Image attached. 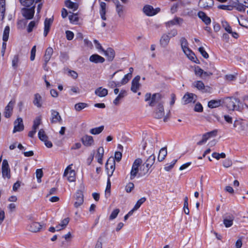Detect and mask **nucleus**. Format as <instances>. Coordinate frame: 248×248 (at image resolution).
<instances>
[{
  "label": "nucleus",
  "instance_id": "1",
  "mask_svg": "<svg viewBox=\"0 0 248 248\" xmlns=\"http://www.w3.org/2000/svg\"><path fill=\"white\" fill-rule=\"evenodd\" d=\"M163 96L159 93H154L152 95L150 93H147L145 95V101L148 102L149 106L153 107L163 104Z\"/></svg>",
  "mask_w": 248,
  "mask_h": 248
},
{
  "label": "nucleus",
  "instance_id": "2",
  "mask_svg": "<svg viewBox=\"0 0 248 248\" xmlns=\"http://www.w3.org/2000/svg\"><path fill=\"white\" fill-rule=\"evenodd\" d=\"M150 156L147 159L144 163L140 166V172L139 173L140 176H142L147 174L150 169L153 165L155 162V156L152 153Z\"/></svg>",
  "mask_w": 248,
  "mask_h": 248
},
{
  "label": "nucleus",
  "instance_id": "3",
  "mask_svg": "<svg viewBox=\"0 0 248 248\" xmlns=\"http://www.w3.org/2000/svg\"><path fill=\"white\" fill-rule=\"evenodd\" d=\"M180 43L182 49H183L184 53L186 55L187 58L193 62L195 61V54L194 53L188 48V42L186 39L184 37H182L180 39Z\"/></svg>",
  "mask_w": 248,
  "mask_h": 248
},
{
  "label": "nucleus",
  "instance_id": "4",
  "mask_svg": "<svg viewBox=\"0 0 248 248\" xmlns=\"http://www.w3.org/2000/svg\"><path fill=\"white\" fill-rule=\"evenodd\" d=\"M142 160L138 158L135 160L132 166V169L130 173V180H133L136 176L140 172V166L142 165Z\"/></svg>",
  "mask_w": 248,
  "mask_h": 248
},
{
  "label": "nucleus",
  "instance_id": "5",
  "mask_svg": "<svg viewBox=\"0 0 248 248\" xmlns=\"http://www.w3.org/2000/svg\"><path fill=\"white\" fill-rule=\"evenodd\" d=\"M227 108L230 110H240L239 104H241L238 99L235 97H228L226 100Z\"/></svg>",
  "mask_w": 248,
  "mask_h": 248
},
{
  "label": "nucleus",
  "instance_id": "6",
  "mask_svg": "<svg viewBox=\"0 0 248 248\" xmlns=\"http://www.w3.org/2000/svg\"><path fill=\"white\" fill-rule=\"evenodd\" d=\"M72 164L69 165L65 170L63 176L66 177L70 182H75L76 180V172L72 169Z\"/></svg>",
  "mask_w": 248,
  "mask_h": 248
},
{
  "label": "nucleus",
  "instance_id": "7",
  "mask_svg": "<svg viewBox=\"0 0 248 248\" xmlns=\"http://www.w3.org/2000/svg\"><path fill=\"white\" fill-rule=\"evenodd\" d=\"M115 160L113 158L110 157L108 160L106 164V170L107 171L108 178L112 175L113 173L115 170Z\"/></svg>",
  "mask_w": 248,
  "mask_h": 248
},
{
  "label": "nucleus",
  "instance_id": "8",
  "mask_svg": "<svg viewBox=\"0 0 248 248\" xmlns=\"http://www.w3.org/2000/svg\"><path fill=\"white\" fill-rule=\"evenodd\" d=\"M192 85L194 87L201 90L203 93H210L212 90L210 87L205 86L203 83L200 80L195 81Z\"/></svg>",
  "mask_w": 248,
  "mask_h": 248
},
{
  "label": "nucleus",
  "instance_id": "9",
  "mask_svg": "<svg viewBox=\"0 0 248 248\" xmlns=\"http://www.w3.org/2000/svg\"><path fill=\"white\" fill-rule=\"evenodd\" d=\"M2 174L4 178L10 179L11 177L10 169L7 160H3L2 163Z\"/></svg>",
  "mask_w": 248,
  "mask_h": 248
},
{
  "label": "nucleus",
  "instance_id": "10",
  "mask_svg": "<svg viewBox=\"0 0 248 248\" xmlns=\"http://www.w3.org/2000/svg\"><path fill=\"white\" fill-rule=\"evenodd\" d=\"M39 139L45 142V145L48 148H51L52 146V143L51 141L47 140L48 137L46 134L45 131L43 129H41L38 132Z\"/></svg>",
  "mask_w": 248,
  "mask_h": 248
},
{
  "label": "nucleus",
  "instance_id": "11",
  "mask_svg": "<svg viewBox=\"0 0 248 248\" xmlns=\"http://www.w3.org/2000/svg\"><path fill=\"white\" fill-rule=\"evenodd\" d=\"M143 11L148 16H153L160 11V8L154 9L153 6L149 5H145L143 8Z\"/></svg>",
  "mask_w": 248,
  "mask_h": 248
},
{
  "label": "nucleus",
  "instance_id": "12",
  "mask_svg": "<svg viewBox=\"0 0 248 248\" xmlns=\"http://www.w3.org/2000/svg\"><path fill=\"white\" fill-rule=\"evenodd\" d=\"M35 6L31 8H23L21 10L22 14L27 19H32L34 14Z\"/></svg>",
  "mask_w": 248,
  "mask_h": 248
},
{
  "label": "nucleus",
  "instance_id": "13",
  "mask_svg": "<svg viewBox=\"0 0 248 248\" xmlns=\"http://www.w3.org/2000/svg\"><path fill=\"white\" fill-rule=\"evenodd\" d=\"M76 201L74 203V206L75 208H77L81 206L84 202L83 195L81 191H78L76 193Z\"/></svg>",
  "mask_w": 248,
  "mask_h": 248
},
{
  "label": "nucleus",
  "instance_id": "14",
  "mask_svg": "<svg viewBox=\"0 0 248 248\" xmlns=\"http://www.w3.org/2000/svg\"><path fill=\"white\" fill-rule=\"evenodd\" d=\"M24 129V125L23 124L22 119L17 118L14 122V128L13 133L21 131Z\"/></svg>",
  "mask_w": 248,
  "mask_h": 248
},
{
  "label": "nucleus",
  "instance_id": "15",
  "mask_svg": "<svg viewBox=\"0 0 248 248\" xmlns=\"http://www.w3.org/2000/svg\"><path fill=\"white\" fill-rule=\"evenodd\" d=\"M140 79V76H137L133 79L131 83L132 85L131 87V90L133 92L136 93L139 89V88L140 87V84L139 82Z\"/></svg>",
  "mask_w": 248,
  "mask_h": 248
},
{
  "label": "nucleus",
  "instance_id": "16",
  "mask_svg": "<svg viewBox=\"0 0 248 248\" xmlns=\"http://www.w3.org/2000/svg\"><path fill=\"white\" fill-rule=\"evenodd\" d=\"M15 104V101L11 100L5 107L4 115L6 118H9L12 114L13 107Z\"/></svg>",
  "mask_w": 248,
  "mask_h": 248
},
{
  "label": "nucleus",
  "instance_id": "17",
  "mask_svg": "<svg viewBox=\"0 0 248 248\" xmlns=\"http://www.w3.org/2000/svg\"><path fill=\"white\" fill-rule=\"evenodd\" d=\"M217 131L214 130L210 132L206 133L202 136V138L201 140L199 141L197 144L199 145H202L205 143L206 141L211 137L215 136L217 135Z\"/></svg>",
  "mask_w": 248,
  "mask_h": 248
},
{
  "label": "nucleus",
  "instance_id": "18",
  "mask_svg": "<svg viewBox=\"0 0 248 248\" xmlns=\"http://www.w3.org/2000/svg\"><path fill=\"white\" fill-rule=\"evenodd\" d=\"M62 119L59 113L54 110H51V123L52 124L55 123H61Z\"/></svg>",
  "mask_w": 248,
  "mask_h": 248
},
{
  "label": "nucleus",
  "instance_id": "19",
  "mask_svg": "<svg viewBox=\"0 0 248 248\" xmlns=\"http://www.w3.org/2000/svg\"><path fill=\"white\" fill-rule=\"evenodd\" d=\"M197 98V96L192 93H186L183 97V100L185 104L194 102Z\"/></svg>",
  "mask_w": 248,
  "mask_h": 248
},
{
  "label": "nucleus",
  "instance_id": "20",
  "mask_svg": "<svg viewBox=\"0 0 248 248\" xmlns=\"http://www.w3.org/2000/svg\"><path fill=\"white\" fill-rule=\"evenodd\" d=\"M164 115L165 112L163 104L158 105L155 112V117L160 119L163 117Z\"/></svg>",
  "mask_w": 248,
  "mask_h": 248
},
{
  "label": "nucleus",
  "instance_id": "21",
  "mask_svg": "<svg viewBox=\"0 0 248 248\" xmlns=\"http://www.w3.org/2000/svg\"><path fill=\"white\" fill-rule=\"evenodd\" d=\"M170 37L167 33H163L160 39V44L163 47H166L170 42Z\"/></svg>",
  "mask_w": 248,
  "mask_h": 248
},
{
  "label": "nucleus",
  "instance_id": "22",
  "mask_svg": "<svg viewBox=\"0 0 248 248\" xmlns=\"http://www.w3.org/2000/svg\"><path fill=\"white\" fill-rule=\"evenodd\" d=\"M233 126L234 128H236L237 130L239 132L244 131L246 128L245 124L241 120H235Z\"/></svg>",
  "mask_w": 248,
  "mask_h": 248
},
{
  "label": "nucleus",
  "instance_id": "23",
  "mask_svg": "<svg viewBox=\"0 0 248 248\" xmlns=\"http://www.w3.org/2000/svg\"><path fill=\"white\" fill-rule=\"evenodd\" d=\"M81 141L83 144L86 146H91L93 145L94 143L93 138L87 135L84 136L82 138Z\"/></svg>",
  "mask_w": 248,
  "mask_h": 248
},
{
  "label": "nucleus",
  "instance_id": "24",
  "mask_svg": "<svg viewBox=\"0 0 248 248\" xmlns=\"http://www.w3.org/2000/svg\"><path fill=\"white\" fill-rule=\"evenodd\" d=\"M183 22V19L180 17H176L173 19L166 22V25L167 27H170L173 25H180Z\"/></svg>",
  "mask_w": 248,
  "mask_h": 248
},
{
  "label": "nucleus",
  "instance_id": "25",
  "mask_svg": "<svg viewBox=\"0 0 248 248\" xmlns=\"http://www.w3.org/2000/svg\"><path fill=\"white\" fill-rule=\"evenodd\" d=\"M199 5L203 8H209L214 5V1L213 0H200Z\"/></svg>",
  "mask_w": 248,
  "mask_h": 248
},
{
  "label": "nucleus",
  "instance_id": "26",
  "mask_svg": "<svg viewBox=\"0 0 248 248\" xmlns=\"http://www.w3.org/2000/svg\"><path fill=\"white\" fill-rule=\"evenodd\" d=\"M89 60L91 62L95 63H103L105 62V59L97 54H93L91 55L89 58Z\"/></svg>",
  "mask_w": 248,
  "mask_h": 248
},
{
  "label": "nucleus",
  "instance_id": "27",
  "mask_svg": "<svg viewBox=\"0 0 248 248\" xmlns=\"http://www.w3.org/2000/svg\"><path fill=\"white\" fill-rule=\"evenodd\" d=\"M53 19L51 18H46L45 23H44V35L45 36H46L50 30V27L52 23Z\"/></svg>",
  "mask_w": 248,
  "mask_h": 248
},
{
  "label": "nucleus",
  "instance_id": "28",
  "mask_svg": "<svg viewBox=\"0 0 248 248\" xmlns=\"http://www.w3.org/2000/svg\"><path fill=\"white\" fill-rule=\"evenodd\" d=\"M53 53V50L52 47H48L47 48L44 56V61L46 62H48L50 60Z\"/></svg>",
  "mask_w": 248,
  "mask_h": 248
},
{
  "label": "nucleus",
  "instance_id": "29",
  "mask_svg": "<svg viewBox=\"0 0 248 248\" xmlns=\"http://www.w3.org/2000/svg\"><path fill=\"white\" fill-rule=\"evenodd\" d=\"M113 2L116 6V11L120 17H122L123 11L124 6L122 5L118 0H113Z\"/></svg>",
  "mask_w": 248,
  "mask_h": 248
},
{
  "label": "nucleus",
  "instance_id": "30",
  "mask_svg": "<svg viewBox=\"0 0 248 248\" xmlns=\"http://www.w3.org/2000/svg\"><path fill=\"white\" fill-rule=\"evenodd\" d=\"M42 225L38 222H33L29 226V230L32 232H37L40 230Z\"/></svg>",
  "mask_w": 248,
  "mask_h": 248
},
{
  "label": "nucleus",
  "instance_id": "31",
  "mask_svg": "<svg viewBox=\"0 0 248 248\" xmlns=\"http://www.w3.org/2000/svg\"><path fill=\"white\" fill-rule=\"evenodd\" d=\"M33 104L38 108H41L42 106V98L39 93L34 95Z\"/></svg>",
  "mask_w": 248,
  "mask_h": 248
},
{
  "label": "nucleus",
  "instance_id": "32",
  "mask_svg": "<svg viewBox=\"0 0 248 248\" xmlns=\"http://www.w3.org/2000/svg\"><path fill=\"white\" fill-rule=\"evenodd\" d=\"M198 16L200 18H201L203 22L206 25H209L211 23V19L209 17L207 16L202 11H200Z\"/></svg>",
  "mask_w": 248,
  "mask_h": 248
},
{
  "label": "nucleus",
  "instance_id": "33",
  "mask_svg": "<svg viewBox=\"0 0 248 248\" xmlns=\"http://www.w3.org/2000/svg\"><path fill=\"white\" fill-rule=\"evenodd\" d=\"M103 51L108 61H112L113 60L115 57V52L113 49L108 48L106 50H104Z\"/></svg>",
  "mask_w": 248,
  "mask_h": 248
},
{
  "label": "nucleus",
  "instance_id": "34",
  "mask_svg": "<svg viewBox=\"0 0 248 248\" xmlns=\"http://www.w3.org/2000/svg\"><path fill=\"white\" fill-rule=\"evenodd\" d=\"M108 93V90L102 87H99L95 91V94L100 97L106 96Z\"/></svg>",
  "mask_w": 248,
  "mask_h": 248
},
{
  "label": "nucleus",
  "instance_id": "35",
  "mask_svg": "<svg viewBox=\"0 0 248 248\" xmlns=\"http://www.w3.org/2000/svg\"><path fill=\"white\" fill-rule=\"evenodd\" d=\"M65 6L75 11L77 10L78 7V4L77 3L73 2L70 0H67L65 1Z\"/></svg>",
  "mask_w": 248,
  "mask_h": 248
},
{
  "label": "nucleus",
  "instance_id": "36",
  "mask_svg": "<svg viewBox=\"0 0 248 248\" xmlns=\"http://www.w3.org/2000/svg\"><path fill=\"white\" fill-rule=\"evenodd\" d=\"M233 219L234 217L232 215H229L224 218L223 223L225 227L228 228L232 226Z\"/></svg>",
  "mask_w": 248,
  "mask_h": 248
},
{
  "label": "nucleus",
  "instance_id": "37",
  "mask_svg": "<svg viewBox=\"0 0 248 248\" xmlns=\"http://www.w3.org/2000/svg\"><path fill=\"white\" fill-rule=\"evenodd\" d=\"M104 150L103 147H100L97 150V153L96 155V158L97 161L100 164H102V158L104 155Z\"/></svg>",
  "mask_w": 248,
  "mask_h": 248
},
{
  "label": "nucleus",
  "instance_id": "38",
  "mask_svg": "<svg viewBox=\"0 0 248 248\" xmlns=\"http://www.w3.org/2000/svg\"><path fill=\"white\" fill-rule=\"evenodd\" d=\"M41 0H19L20 4L24 6L29 7L31 6L34 2L37 3L40 1Z\"/></svg>",
  "mask_w": 248,
  "mask_h": 248
},
{
  "label": "nucleus",
  "instance_id": "39",
  "mask_svg": "<svg viewBox=\"0 0 248 248\" xmlns=\"http://www.w3.org/2000/svg\"><path fill=\"white\" fill-rule=\"evenodd\" d=\"M126 95V92L125 90H121L117 97L114 100L113 104L115 105H118L119 103V101L123 98Z\"/></svg>",
  "mask_w": 248,
  "mask_h": 248
},
{
  "label": "nucleus",
  "instance_id": "40",
  "mask_svg": "<svg viewBox=\"0 0 248 248\" xmlns=\"http://www.w3.org/2000/svg\"><path fill=\"white\" fill-rule=\"evenodd\" d=\"M234 4L236 9L240 12H245L246 8H248V5H244L243 2H240L239 0L235 2Z\"/></svg>",
  "mask_w": 248,
  "mask_h": 248
},
{
  "label": "nucleus",
  "instance_id": "41",
  "mask_svg": "<svg viewBox=\"0 0 248 248\" xmlns=\"http://www.w3.org/2000/svg\"><path fill=\"white\" fill-rule=\"evenodd\" d=\"M155 142V140H153L152 138H149L148 139L147 141L145 142L143 146V149L145 150L146 147H148L151 149L150 153H152L153 152V150L154 147Z\"/></svg>",
  "mask_w": 248,
  "mask_h": 248
},
{
  "label": "nucleus",
  "instance_id": "42",
  "mask_svg": "<svg viewBox=\"0 0 248 248\" xmlns=\"http://www.w3.org/2000/svg\"><path fill=\"white\" fill-rule=\"evenodd\" d=\"M221 105L220 100H212L208 103V106L210 108H215L219 107Z\"/></svg>",
  "mask_w": 248,
  "mask_h": 248
},
{
  "label": "nucleus",
  "instance_id": "43",
  "mask_svg": "<svg viewBox=\"0 0 248 248\" xmlns=\"http://www.w3.org/2000/svg\"><path fill=\"white\" fill-rule=\"evenodd\" d=\"M167 155V151L166 148H162L160 149L158 156V160L160 162L162 161L165 158Z\"/></svg>",
  "mask_w": 248,
  "mask_h": 248
},
{
  "label": "nucleus",
  "instance_id": "44",
  "mask_svg": "<svg viewBox=\"0 0 248 248\" xmlns=\"http://www.w3.org/2000/svg\"><path fill=\"white\" fill-rule=\"evenodd\" d=\"M104 126H100L98 127H95L90 129V132L93 135L99 134L102 132L104 129Z\"/></svg>",
  "mask_w": 248,
  "mask_h": 248
},
{
  "label": "nucleus",
  "instance_id": "45",
  "mask_svg": "<svg viewBox=\"0 0 248 248\" xmlns=\"http://www.w3.org/2000/svg\"><path fill=\"white\" fill-rule=\"evenodd\" d=\"M87 107L88 104L85 103H78L75 104V109L77 111H80Z\"/></svg>",
  "mask_w": 248,
  "mask_h": 248
},
{
  "label": "nucleus",
  "instance_id": "46",
  "mask_svg": "<svg viewBox=\"0 0 248 248\" xmlns=\"http://www.w3.org/2000/svg\"><path fill=\"white\" fill-rule=\"evenodd\" d=\"M10 32V28L9 26H6L3 31V41L4 42L7 41L9 38V35Z\"/></svg>",
  "mask_w": 248,
  "mask_h": 248
},
{
  "label": "nucleus",
  "instance_id": "47",
  "mask_svg": "<svg viewBox=\"0 0 248 248\" xmlns=\"http://www.w3.org/2000/svg\"><path fill=\"white\" fill-rule=\"evenodd\" d=\"M131 78V76L130 73H128L125 75L122 79L121 81L119 82L120 85H124L127 83Z\"/></svg>",
  "mask_w": 248,
  "mask_h": 248
},
{
  "label": "nucleus",
  "instance_id": "48",
  "mask_svg": "<svg viewBox=\"0 0 248 248\" xmlns=\"http://www.w3.org/2000/svg\"><path fill=\"white\" fill-rule=\"evenodd\" d=\"M41 123V119L39 117L36 118L33 121V124L32 126V129H37L38 128L39 126Z\"/></svg>",
  "mask_w": 248,
  "mask_h": 248
},
{
  "label": "nucleus",
  "instance_id": "49",
  "mask_svg": "<svg viewBox=\"0 0 248 248\" xmlns=\"http://www.w3.org/2000/svg\"><path fill=\"white\" fill-rule=\"evenodd\" d=\"M145 201L146 198L144 197H142L139 200L133 207L134 209L137 210L140 207V205L145 202Z\"/></svg>",
  "mask_w": 248,
  "mask_h": 248
},
{
  "label": "nucleus",
  "instance_id": "50",
  "mask_svg": "<svg viewBox=\"0 0 248 248\" xmlns=\"http://www.w3.org/2000/svg\"><path fill=\"white\" fill-rule=\"evenodd\" d=\"M43 175V172L42 169H37L36 170V176L37 179V182L41 183V178Z\"/></svg>",
  "mask_w": 248,
  "mask_h": 248
},
{
  "label": "nucleus",
  "instance_id": "51",
  "mask_svg": "<svg viewBox=\"0 0 248 248\" xmlns=\"http://www.w3.org/2000/svg\"><path fill=\"white\" fill-rule=\"evenodd\" d=\"M194 73L196 76L202 78L203 73V70L202 69H201L199 66H197L195 67Z\"/></svg>",
  "mask_w": 248,
  "mask_h": 248
},
{
  "label": "nucleus",
  "instance_id": "52",
  "mask_svg": "<svg viewBox=\"0 0 248 248\" xmlns=\"http://www.w3.org/2000/svg\"><path fill=\"white\" fill-rule=\"evenodd\" d=\"M221 23L222 27L224 28L227 32H228L229 33L230 32H232V28L227 22L225 21H222Z\"/></svg>",
  "mask_w": 248,
  "mask_h": 248
},
{
  "label": "nucleus",
  "instance_id": "53",
  "mask_svg": "<svg viewBox=\"0 0 248 248\" xmlns=\"http://www.w3.org/2000/svg\"><path fill=\"white\" fill-rule=\"evenodd\" d=\"M110 187H111V183L109 179V178H108L107 181V187L105 190V195L106 196H109L110 194Z\"/></svg>",
  "mask_w": 248,
  "mask_h": 248
},
{
  "label": "nucleus",
  "instance_id": "54",
  "mask_svg": "<svg viewBox=\"0 0 248 248\" xmlns=\"http://www.w3.org/2000/svg\"><path fill=\"white\" fill-rule=\"evenodd\" d=\"M69 19L71 23H76L78 20V17L76 14H73L69 16Z\"/></svg>",
  "mask_w": 248,
  "mask_h": 248
},
{
  "label": "nucleus",
  "instance_id": "55",
  "mask_svg": "<svg viewBox=\"0 0 248 248\" xmlns=\"http://www.w3.org/2000/svg\"><path fill=\"white\" fill-rule=\"evenodd\" d=\"M212 155L214 158L217 159V160L219 159L220 158H224L226 157V155L224 153L219 154L215 152L212 154Z\"/></svg>",
  "mask_w": 248,
  "mask_h": 248
},
{
  "label": "nucleus",
  "instance_id": "56",
  "mask_svg": "<svg viewBox=\"0 0 248 248\" xmlns=\"http://www.w3.org/2000/svg\"><path fill=\"white\" fill-rule=\"evenodd\" d=\"M19 62V58L17 55H16L14 56L13 59L12 60V66L14 68H16L18 66V63Z\"/></svg>",
  "mask_w": 248,
  "mask_h": 248
},
{
  "label": "nucleus",
  "instance_id": "57",
  "mask_svg": "<svg viewBox=\"0 0 248 248\" xmlns=\"http://www.w3.org/2000/svg\"><path fill=\"white\" fill-rule=\"evenodd\" d=\"M119 212L120 210L119 209H114L109 216V219L112 220L115 219L117 217Z\"/></svg>",
  "mask_w": 248,
  "mask_h": 248
},
{
  "label": "nucleus",
  "instance_id": "58",
  "mask_svg": "<svg viewBox=\"0 0 248 248\" xmlns=\"http://www.w3.org/2000/svg\"><path fill=\"white\" fill-rule=\"evenodd\" d=\"M134 188V185L132 182L128 183L125 186V191L127 193L130 192Z\"/></svg>",
  "mask_w": 248,
  "mask_h": 248
},
{
  "label": "nucleus",
  "instance_id": "59",
  "mask_svg": "<svg viewBox=\"0 0 248 248\" xmlns=\"http://www.w3.org/2000/svg\"><path fill=\"white\" fill-rule=\"evenodd\" d=\"M225 79L228 82H231L236 79V76L234 75H226L224 77Z\"/></svg>",
  "mask_w": 248,
  "mask_h": 248
},
{
  "label": "nucleus",
  "instance_id": "60",
  "mask_svg": "<svg viewBox=\"0 0 248 248\" xmlns=\"http://www.w3.org/2000/svg\"><path fill=\"white\" fill-rule=\"evenodd\" d=\"M177 160H174L173 161L171 164H167L166 165L164 169L165 170L169 171H170L174 166V164L176 162Z\"/></svg>",
  "mask_w": 248,
  "mask_h": 248
},
{
  "label": "nucleus",
  "instance_id": "61",
  "mask_svg": "<svg viewBox=\"0 0 248 248\" xmlns=\"http://www.w3.org/2000/svg\"><path fill=\"white\" fill-rule=\"evenodd\" d=\"M199 51L201 54V55L202 56V57H204V58L207 59L209 57L208 53L205 51L203 47L201 46L199 47Z\"/></svg>",
  "mask_w": 248,
  "mask_h": 248
},
{
  "label": "nucleus",
  "instance_id": "62",
  "mask_svg": "<svg viewBox=\"0 0 248 248\" xmlns=\"http://www.w3.org/2000/svg\"><path fill=\"white\" fill-rule=\"evenodd\" d=\"M108 86L111 88H113L116 87L121 86L120 83H119V82H116L113 80H110L108 82Z\"/></svg>",
  "mask_w": 248,
  "mask_h": 248
},
{
  "label": "nucleus",
  "instance_id": "63",
  "mask_svg": "<svg viewBox=\"0 0 248 248\" xmlns=\"http://www.w3.org/2000/svg\"><path fill=\"white\" fill-rule=\"evenodd\" d=\"M232 161L230 159H226L223 162V166L225 168H229L232 165Z\"/></svg>",
  "mask_w": 248,
  "mask_h": 248
},
{
  "label": "nucleus",
  "instance_id": "64",
  "mask_svg": "<svg viewBox=\"0 0 248 248\" xmlns=\"http://www.w3.org/2000/svg\"><path fill=\"white\" fill-rule=\"evenodd\" d=\"M69 222V218L67 217L63 219L61 223H60L61 227L63 228V229L66 227Z\"/></svg>",
  "mask_w": 248,
  "mask_h": 248
}]
</instances>
